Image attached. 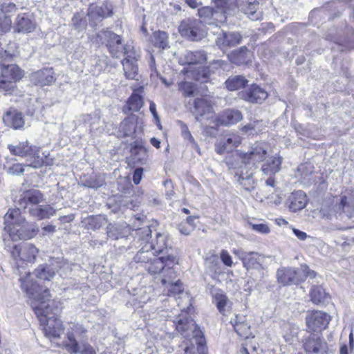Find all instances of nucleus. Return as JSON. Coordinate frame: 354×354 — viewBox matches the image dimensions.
Here are the masks:
<instances>
[{
  "mask_svg": "<svg viewBox=\"0 0 354 354\" xmlns=\"http://www.w3.org/2000/svg\"><path fill=\"white\" fill-rule=\"evenodd\" d=\"M151 233V229L147 225L136 230L135 239L140 243L141 248L133 257L134 261L140 263L151 275L160 274L165 269L170 274V278L174 277L176 275L173 266L178 263L176 255L158 257L151 249H147L148 239Z\"/></svg>",
  "mask_w": 354,
  "mask_h": 354,
  "instance_id": "obj_1",
  "label": "nucleus"
},
{
  "mask_svg": "<svg viewBox=\"0 0 354 354\" xmlns=\"http://www.w3.org/2000/svg\"><path fill=\"white\" fill-rule=\"evenodd\" d=\"M4 241L8 238L16 241L19 239H30L34 237L39 229L35 223H29L21 215L19 208L9 209L4 216Z\"/></svg>",
  "mask_w": 354,
  "mask_h": 354,
  "instance_id": "obj_2",
  "label": "nucleus"
},
{
  "mask_svg": "<svg viewBox=\"0 0 354 354\" xmlns=\"http://www.w3.org/2000/svg\"><path fill=\"white\" fill-rule=\"evenodd\" d=\"M174 323L176 330L187 339H191V344L196 345L198 354H207V347L203 332L196 324V322L189 314V311H181L175 317Z\"/></svg>",
  "mask_w": 354,
  "mask_h": 354,
  "instance_id": "obj_3",
  "label": "nucleus"
},
{
  "mask_svg": "<svg viewBox=\"0 0 354 354\" xmlns=\"http://www.w3.org/2000/svg\"><path fill=\"white\" fill-rule=\"evenodd\" d=\"M215 8L205 6L199 8L198 14L202 24L218 26L219 24L225 22L227 16L236 11V0H214Z\"/></svg>",
  "mask_w": 354,
  "mask_h": 354,
  "instance_id": "obj_4",
  "label": "nucleus"
},
{
  "mask_svg": "<svg viewBox=\"0 0 354 354\" xmlns=\"http://www.w3.org/2000/svg\"><path fill=\"white\" fill-rule=\"evenodd\" d=\"M322 218L332 220L333 217L343 220L345 217L354 216V197L348 195H340L335 197L330 206H324L320 209Z\"/></svg>",
  "mask_w": 354,
  "mask_h": 354,
  "instance_id": "obj_5",
  "label": "nucleus"
},
{
  "mask_svg": "<svg viewBox=\"0 0 354 354\" xmlns=\"http://www.w3.org/2000/svg\"><path fill=\"white\" fill-rule=\"evenodd\" d=\"M276 276L279 283L292 286L304 281L307 277L314 279L317 273L306 264H302L299 268L281 267L277 270Z\"/></svg>",
  "mask_w": 354,
  "mask_h": 354,
  "instance_id": "obj_6",
  "label": "nucleus"
},
{
  "mask_svg": "<svg viewBox=\"0 0 354 354\" xmlns=\"http://www.w3.org/2000/svg\"><path fill=\"white\" fill-rule=\"evenodd\" d=\"M35 313L43 327L45 336L50 339L59 338L64 328L55 311H35Z\"/></svg>",
  "mask_w": 354,
  "mask_h": 354,
  "instance_id": "obj_7",
  "label": "nucleus"
},
{
  "mask_svg": "<svg viewBox=\"0 0 354 354\" xmlns=\"http://www.w3.org/2000/svg\"><path fill=\"white\" fill-rule=\"evenodd\" d=\"M19 281L21 289L32 301L42 304L50 299L49 289L35 281L30 273L28 272L24 277H21Z\"/></svg>",
  "mask_w": 354,
  "mask_h": 354,
  "instance_id": "obj_8",
  "label": "nucleus"
},
{
  "mask_svg": "<svg viewBox=\"0 0 354 354\" xmlns=\"http://www.w3.org/2000/svg\"><path fill=\"white\" fill-rule=\"evenodd\" d=\"M102 44H105L113 57H120L122 55L131 54L133 48L129 44L124 45L120 35L109 31H102L97 35Z\"/></svg>",
  "mask_w": 354,
  "mask_h": 354,
  "instance_id": "obj_9",
  "label": "nucleus"
},
{
  "mask_svg": "<svg viewBox=\"0 0 354 354\" xmlns=\"http://www.w3.org/2000/svg\"><path fill=\"white\" fill-rule=\"evenodd\" d=\"M8 147L14 156L28 157L27 165L29 167L39 168L44 164L43 158L39 156V148L30 146L27 141L19 142L17 145H9Z\"/></svg>",
  "mask_w": 354,
  "mask_h": 354,
  "instance_id": "obj_10",
  "label": "nucleus"
},
{
  "mask_svg": "<svg viewBox=\"0 0 354 354\" xmlns=\"http://www.w3.org/2000/svg\"><path fill=\"white\" fill-rule=\"evenodd\" d=\"M178 30L183 37L192 41L200 40L205 35L202 21L194 18L183 19L179 26Z\"/></svg>",
  "mask_w": 354,
  "mask_h": 354,
  "instance_id": "obj_11",
  "label": "nucleus"
},
{
  "mask_svg": "<svg viewBox=\"0 0 354 354\" xmlns=\"http://www.w3.org/2000/svg\"><path fill=\"white\" fill-rule=\"evenodd\" d=\"M12 57L0 48V66L1 68V75L0 78H3L8 80L17 81L19 80L23 76L21 70L15 64H6L11 60Z\"/></svg>",
  "mask_w": 354,
  "mask_h": 354,
  "instance_id": "obj_12",
  "label": "nucleus"
},
{
  "mask_svg": "<svg viewBox=\"0 0 354 354\" xmlns=\"http://www.w3.org/2000/svg\"><path fill=\"white\" fill-rule=\"evenodd\" d=\"M267 145L264 142H257L252 144L248 151L242 157V162L257 167V164L263 162L267 155Z\"/></svg>",
  "mask_w": 354,
  "mask_h": 354,
  "instance_id": "obj_13",
  "label": "nucleus"
},
{
  "mask_svg": "<svg viewBox=\"0 0 354 354\" xmlns=\"http://www.w3.org/2000/svg\"><path fill=\"white\" fill-rule=\"evenodd\" d=\"M233 253L242 261L247 270L263 269L264 255L255 252H245L241 249L234 250Z\"/></svg>",
  "mask_w": 354,
  "mask_h": 354,
  "instance_id": "obj_14",
  "label": "nucleus"
},
{
  "mask_svg": "<svg viewBox=\"0 0 354 354\" xmlns=\"http://www.w3.org/2000/svg\"><path fill=\"white\" fill-rule=\"evenodd\" d=\"M10 248V253L13 259L16 261L19 260L29 263H32L35 260L39 252L34 245L29 243L14 245Z\"/></svg>",
  "mask_w": 354,
  "mask_h": 354,
  "instance_id": "obj_15",
  "label": "nucleus"
},
{
  "mask_svg": "<svg viewBox=\"0 0 354 354\" xmlns=\"http://www.w3.org/2000/svg\"><path fill=\"white\" fill-rule=\"evenodd\" d=\"M151 235L149 236L147 243V249H151L158 256H165L168 254H175L171 247L168 246L167 235L164 233H156V239L150 241Z\"/></svg>",
  "mask_w": 354,
  "mask_h": 354,
  "instance_id": "obj_16",
  "label": "nucleus"
},
{
  "mask_svg": "<svg viewBox=\"0 0 354 354\" xmlns=\"http://www.w3.org/2000/svg\"><path fill=\"white\" fill-rule=\"evenodd\" d=\"M87 330L79 324H71L67 331V337L69 343L66 344V348L71 353H77L79 351L78 342L82 340L86 337Z\"/></svg>",
  "mask_w": 354,
  "mask_h": 354,
  "instance_id": "obj_17",
  "label": "nucleus"
},
{
  "mask_svg": "<svg viewBox=\"0 0 354 354\" xmlns=\"http://www.w3.org/2000/svg\"><path fill=\"white\" fill-rule=\"evenodd\" d=\"M330 320V316L324 311H312L306 317V325L309 331L320 332L325 329Z\"/></svg>",
  "mask_w": 354,
  "mask_h": 354,
  "instance_id": "obj_18",
  "label": "nucleus"
},
{
  "mask_svg": "<svg viewBox=\"0 0 354 354\" xmlns=\"http://www.w3.org/2000/svg\"><path fill=\"white\" fill-rule=\"evenodd\" d=\"M304 348L310 354H324L327 344L318 334L311 333L304 340Z\"/></svg>",
  "mask_w": 354,
  "mask_h": 354,
  "instance_id": "obj_19",
  "label": "nucleus"
},
{
  "mask_svg": "<svg viewBox=\"0 0 354 354\" xmlns=\"http://www.w3.org/2000/svg\"><path fill=\"white\" fill-rule=\"evenodd\" d=\"M241 40L242 37L239 32L222 30L216 37V44L221 50L225 51L239 44Z\"/></svg>",
  "mask_w": 354,
  "mask_h": 354,
  "instance_id": "obj_20",
  "label": "nucleus"
},
{
  "mask_svg": "<svg viewBox=\"0 0 354 354\" xmlns=\"http://www.w3.org/2000/svg\"><path fill=\"white\" fill-rule=\"evenodd\" d=\"M44 201L43 194L38 189H28L24 192L17 201V204L24 209L37 206Z\"/></svg>",
  "mask_w": 354,
  "mask_h": 354,
  "instance_id": "obj_21",
  "label": "nucleus"
},
{
  "mask_svg": "<svg viewBox=\"0 0 354 354\" xmlns=\"http://www.w3.org/2000/svg\"><path fill=\"white\" fill-rule=\"evenodd\" d=\"M14 30L19 33H29L36 28V23L32 15L28 13L19 14L15 21Z\"/></svg>",
  "mask_w": 354,
  "mask_h": 354,
  "instance_id": "obj_22",
  "label": "nucleus"
},
{
  "mask_svg": "<svg viewBox=\"0 0 354 354\" xmlns=\"http://www.w3.org/2000/svg\"><path fill=\"white\" fill-rule=\"evenodd\" d=\"M241 97L251 103L261 104L268 97L267 91L258 85L252 84L241 92Z\"/></svg>",
  "mask_w": 354,
  "mask_h": 354,
  "instance_id": "obj_23",
  "label": "nucleus"
},
{
  "mask_svg": "<svg viewBox=\"0 0 354 354\" xmlns=\"http://www.w3.org/2000/svg\"><path fill=\"white\" fill-rule=\"evenodd\" d=\"M139 57V54L134 51L131 54H127V56L122 60L123 70L127 79L138 80V73L136 62Z\"/></svg>",
  "mask_w": 354,
  "mask_h": 354,
  "instance_id": "obj_24",
  "label": "nucleus"
},
{
  "mask_svg": "<svg viewBox=\"0 0 354 354\" xmlns=\"http://www.w3.org/2000/svg\"><path fill=\"white\" fill-rule=\"evenodd\" d=\"M30 81L35 85L40 86H48L55 81L54 71L51 68H43L34 72L30 75Z\"/></svg>",
  "mask_w": 354,
  "mask_h": 354,
  "instance_id": "obj_25",
  "label": "nucleus"
},
{
  "mask_svg": "<svg viewBox=\"0 0 354 354\" xmlns=\"http://www.w3.org/2000/svg\"><path fill=\"white\" fill-rule=\"evenodd\" d=\"M130 151L134 162L140 165L147 164L149 156L147 149L143 146L142 140L136 139L131 143Z\"/></svg>",
  "mask_w": 354,
  "mask_h": 354,
  "instance_id": "obj_26",
  "label": "nucleus"
},
{
  "mask_svg": "<svg viewBox=\"0 0 354 354\" xmlns=\"http://www.w3.org/2000/svg\"><path fill=\"white\" fill-rule=\"evenodd\" d=\"M3 121L6 126L14 129H21L25 124L22 113L14 109H10L5 113Z\"/></svg>",
  "mask_w": 354,
  "mask_h": 354,
  "instance_id": "obj_27",
  "label": "nucleus"
},
{
  "mask_svg": "<svg viewBox=\"0 0 354 354\" xmlns=\"http://www.w3.org/2000/svg\"><path fill=\"white\" fill-rule=\"evenodd\" d=\"M241 142V138L236 133L227 135L216 145V151L222 154L225 151L229 152L236 147Z\"/></svg>",
  "mask_w": 354,
  "mask_h": 354,
  "instance_id": "obj_28",
  "label": "nucleus"
},
{
  "mask_svg": "<svg viewBox=\"0 0 354 354\" xmlns=\"http://www.w3.org/2000/svg\"><path fill=\"white\" fill-rule=\"evenodd\" d=\"M207 59V55L203 50L189 51L187 50L180 62L182 65H193L203 64Z\"/></svg>",
  "mask_w": 354,
  "mask_h": 354,
  "instance_id": "obj_29",
  "label": "nucleus"
},
{
  "mask_svg": "<svg viewBox=\"0 0 354 354\" xmlns=\"http://www.w3.org/2000/svg\"><path fill=\"white\" fill-rule=\"evenodd\" d=\"M243 119L241 112L237 109H225L220 115L218 122L222 125H232L236 124Z\"/></svg>",
  "mask_w": 354,
  "mask_h": 354,
  "instance_id": "obj_30",
  "label": "nucleus"
},
{
  "mask_svg": "<svg viewBox=\"0 0 354 354\" xmlns=\"http://www.w3.org/2000/svg\"><path fill=\"white\" fill-rule=\"evenodd\" d=\"M28 212L30 216L38 220L49 218L54 216L56 210L50 205H39L30 207Z\"/></svg>",
  "mask_w": 354,
  "mask_h": 354,
  "instance_id": "obj_31",
  "label": "nucleus"
},
{
  "mask_svg": "<svg viewBox=\"0 0 354 354\" xmlns=\"http://www.w3.org/2000/svg\"><path fill=\"white\" fill-rule=\"evenodd\" d=\"M212 106L206 99L197 98L194 102V113L196 115V120L198 122L203 121V118L206 114H210Z\"/></svg>",
  "mask_w": 354,
  "mask_h": 354,
  "instance_id": "obj_32",
  "label": "nucleus"
},
{
  "mask_svg": "<svg viewBox=\"0 0 354 354\" xmlns=\"http://www.w3.org/2000/svg\"><path fill=\"white\" fill-rule=\"evenodd\" d=\"M251 53L245 46H241L228 55L230 62L236 65L248 64L251 60Z\"/></svg>",
  "mask_w": 354,
  "mask_h": 354,
  "instance_id": "obj_33",
  "label": "nucleus"
},
{
  "mask_svg": "<svg viewBox=\"0 0 354 354\" xmlns=\"http://www.w3.org/2000/svg\"><path fill=\"white\" fill-rule=\"evenodd\" d=\"M106 230L108 237L113 240L127 237L130 233V229L124 225L110 223L108 225Z\"/></svg>",
  "mask_w": 354,
  "mask_h": 354,
  "instance_id": "obj_34",
  "label": "nucleus"
},
{
  "mask_svg": "<svg viewBox=\"0 0 354 354\" xmlns=\"http://www.w3.org/2000/svg\"><path fill=\"white\" fill-rule=\"evenodd\" d=\"M289 208L292 212L304 209L307 203L306 194L303 191H297L292 194L289 198Z\"/></svg>",
  "mask_w": 354,
  "mask_h": 354,
  "instance_id": "obj_35",
  "label": "nucleus"
},
{
  "mask_svg": "<svg viewBox=\"0 0 354 354\" xmlns=\"http://www.w3.org/2000/svg\"><path fill=\"white\" fill-rule=\"evenodd\" d=\"M282 158L278 156H274L268 159L262 165L261 171L266 175L272 176L279 171Z\"/></svg>",
  "mask_w": 354,
  "mask_h": 354,
  "instance_id": "obj_36",
  "label": "nucleus"
},
{
  "mask_svg": "<svg viewBox=\"0 0 354 354\" xmlns=\"http://www.w3.org/2000/svg\"><path fill=\"white\" fill-rule=\"evenodd\" d=\"M162 278L161 279V282L163 285H165L167 283H170V288L169 289V292H170L169 296L171 295H173L175 296L176 295L180 294L183 292L184 288L183 286V283L178 280L175 283H172V279H175L176 276L174 277L170 278V274L168 273V272L163 270L162 272ZM175 275H176V272L174 271Z\"/></svg>",
  "mask_w": 354,
  "mask_h": 354,
  "instance_id": "obj_37",
  "label": "nucleus"
},
{
  "mask_svg": "<svg viewBox=\"0 0 354 354\" xmlns=\"http://www.w3.org/2000/svg\"><path fill=\"white\" fill-rule=\"evenodd\" d=\"M136 124L130 118H125L120 124L118 134L119 137H131L135 138Z\"/></svg>",
  "mask_w": 354,
  "mask_h": 354,
  "instance_id": "obj_38",
  "label": "nucleus"
},
{
  "mask_svg": "<svg viewBox=\"0 0 354 354\" xmlns=\"http://www.w3.org/2000/svg\"><path fill=\"white\" fill-rule=\"evenodd\" d=\"M143 91L142 86L133 91L127 101V106L129 111H138L143 105L142 97L140 95Z\"/></svg>",
  "mask_w": 354,
  "mask_h": 354,
  "instance_id": "obj_39",
  "label": "nucleus"
},
{
  "mask_svg": "<svg viewBox=\"0 0 354 354\" xmlns=\"http://www.w3.org/2000/svg\"><path fill=\"white\" fill-rule=\"evenodd\" d=\"M259 8V2L253 1L245 2L242 8L243 12L252 21H257L261 19V14L257 12Z\"/></svg>",
  "mask_w": 354,
  "mask_h": 354,
  "instance_id": "obj_40",
  "label": "nucleus"
},
{
  "mask_svg": "<svg viewBox=\"0 0 354 354\" xmlns=\"http://www.w3.org/2000/svg\"><path fill=\"white\" fill-rule=\"evenodd\" d=\"M56 272V270L51 266L44 264L39 266L35 270V274L40 280L50 281L55 277Z\"/></svg>",
  "mask_w": 354,
  "mask_h": 354,
  "instance_id": "obj_41",
  "label": "nucleus"
},
{
  "mask_svg": "<svg viewBox=\"0 0 354 354\" xmlns=\"http://www.w3.org/2000/svg\"><path fill=\"white\" fill-rule=\"evenodd\" d=\"M247 83L248 80L244 76L234 75L225 81V86L229 91H236L243 88Z\"/></svg>",
  "mask_w": 354,
  "mask_h": 354,
  "instance_id": "obj_42",
  "label": "nucleus"
},
{
  "mask_svg": "<svg viewBox=\"0 0 354 354\" xmlns=\"http://www.w3.org/2000/svg\"><path fill=\"white\" fill-rule=\"evenodd\" d=\"M151 43L156 48H169L168 35L164 31H156L153 33Z\"/></svg>",
  "mask_w": 354,
  "mask_h": 354,
  "instance_id": "obj_43",
  "label": "nucleus"
},
{
  "mask_svg": "<svg viewBox=\"0 0 354 354\" xmlns=\"http://www.w3.org/2000/svg\"><path fill=\"white\" fill-rule=\"evenodd\" d=\"M257 168V167H252V165L243 162V165H241L235 173L234 178L236 180L253 177L254 170Z\"/></svg>",
  "mask_w": 354,
  "mask_h": 354,
  "instance_id": "obj_44",
  "label": "nucleus"
},
{
  "mask_svg": "<svg viewBox=\"0 0 354 354\" xmlns=\"http://www.w3.org/2000/svg\"><path fill=\"white\" fill-rule=\"evenodd\" d=\"M311 301L315 304L324 303L328 297L324 288L320 286H314L310 290Z\"/></svg>",
  "mask_w": 354,
  "mask_h": 354,
  "instance_id": "obj_45",
  "label": "nucleus"
},
{
  "mask_svg": "<svg viewBox=\"0 0 354 354\" xmlns=\"http://www.w3.org/2000/svg\"><path fill=\"white\" fill-rule=\"evenodd\" d=\"M88 15L93 19H98L111 16V12L106 7L103 8L91 5L88 8Z\"/></svg>",
  "mask_w": 354,
  "mask_h": 354,
  "instance_id": "obj_46",
  "label": "nucleus"
},
{
  "mask_svg": "<svg viewBox=\"0 0 354 354\" xmlns=\"http://www.w3.org/2000/svg\"><path fill=\"white\" fill-rule=\"evenodd\" d=\"M181 133L183 138L187 140L190 145V146L194 148L197 152L200 153V149L198 145L195 142L193 136H192L190 131H189L188 127L183 122L179 121Z\"/></svg>",
  "mask_w": 354,
  "mask_h": 354,
  "instance_id": "obj_47",
  "label": "nucleus"
},
{
  "mask_svg": "<svg viewBox=\"0 0 354 354\" xmlns=\"http://www.w3.org/2000/svg\"><path fill=\"white\" fill-rule=\"evenodd\" d=\"M106 221V219L100 216H91L87 218L86 225L88 229L93 230L100 228Z\"/></svg>",
  "mask_w": 354,
  "mask_h": 354,
  "instance_id": "obj_48",
  "label": "nucleus"
},
{
  "mask_svg": "<svg viewBox=\"0 0 354 354\" xmlns=\"http://www.w3.org/2000/svg\"><path fill=\"white\" fill-rule=\"evenodd\" d=\"M213 302L216 304L218 310L224 308L227 302V297L222 291H216L213 296Z\"/></svg>",
  "mask_w": 354,
  "mask_h": 354,
  "instance_id": "obj_49",
  "label": "nucleus"
},
{
  "mask_svg": "<svg viewBox=\"0 0 354 354\" xmlns=\"http://www.w3.org/2000/svg\"><path fill=\"white\" fill-rule=\"evenodd\" d=\"M17 10L16 6L13 3L10 2H2L0 0V11L5 15V16L9 17L12 13H14Z\"/></svg>",
  "mask_w": 354,
  "mask_h": 354,
  "instance_id": "obj_50",
  "label": "nucleus"
},
{
  "mask_svg": "<svg viewBox=\"0 0 354 354\" xmlns=\"http://www.w3.org/2000/svg\"><path fill=\"white\" fill-rule=\"evenodd\" d=\"M17 81L5 80L0 78V91H5L10 93L15 88V82Z\"/></svg>",
  "mask_w": 354,
  "mask_h": 354,
  "instance_id": "obj_51",
  "label": "nucleus"
},
{
  "mask_svg": "<svg viewBox=\"0 0 354 354\" xmlns=\"http://www.w3.org/2000/svg\"><path fill=\"white\" fill-rule=\"evenodd\" d=\"M180 90L183 92V95L190 97L194 95L195 86L192 82H184L180 84Z\"/></svg>",
  "mask_w": 354,
  "mask_h": 354,
  "instance_id": "obj_52",
  "label": "nucleus"
},
{
  "mask_svg": "<svg viewBox=\"0 0 354 354\" xmlns=\"http://www.w3.org/2000/svg\"><path fill=\"white\" fill-rule=\"evenodd\" d=\"M231 323L234 326L235 330L239 334L241 328L248 327V325L245 324V317H239L238 315H235L234 319H232Z\"/></svg>",
  "mask_w": 354,
  "mask_h": 354,
  "instance_id": "obj_53",
  "label": "nucleus"
},
{
  "mask_svg": "<svg viewBox=\"0 0 354 354\" xmlns=\"http://www.w3.org/2000/svg\"><path fill=\"white\" fill-rule=\"evenodd\" d=\"M12 21L8 16L0 17V34L8 32L10 30Z\"/></svg>",
  "mask_w": 354,
  "mask_h": 354,
  "instance_id": "obj_54",
  "label": "nucleus"
},
{
  "mask_svg": "<svg viewBox=\"0 0 354 354\" xmlns=\"http://www.w3.org/2000/svg\"><path fill=\"white\" fill-rule=\"evenodd\" d=\"M245 190L252 191L256 186V181L253 177L236 180Z\"/></svg>",
  "mask_w": 354,
  "mask_h": 354,
  "instance_id": "obj_55",
  "label": "nucleus"
},
{
  "mask_svg": "<svg viewBox=\"0 0 354 354\" xmlns=\"http://www.w3.org/2000/svg\"><path fill=\"white\" fill-rule=\"evenodd\" d=\"M193 77L198 82H207L209 80L208 72L203 68H199L198 73L194 75Z\"/></svg>",
  "mask_w": 354,
  "mask_h": 354,
  "instance_id": "obj_56",
  "label": "nucleus"
},
{
  "mask_svg": "<svg viewBox=\"0 0 354 354\" xmlns=\"http://www.w3.org/2000/svg\"><path fill=\"white\" fill-rule=\"evenodd\" d=\"M249 225L257 232L261 234H268L270 232V228L266 223L254 224L250 223Z\"/></svg>",
  "mask_w": 354,
  "mask_h": 354,
  "instance_id": "obj_57",
  "label": "nucleus"
},
{
  "mask_svg": "<svg viewBox=\"0 0 354 354\" xmlns=\"http://www.w3.org/2000/svg\"><path fill=\"white\" fill-rule=\"evenodd\" d=\"M206 263L211 271L214 272V273L220 272L219 262L216 257L209 259Z\"/></svg>",
  "mask_w": 354,
  "mask_h": 354,
  "instance_id": "obj_58",
  "label": "nucleus"
},
{
  "mask_svg": "<svg viewBox=\"0 0 354 354\" xmlns=\"http://www.w3.org/2000/svg\"><path fill=\"white\" fill-rule=\"evenodd\" d=\"M24 169L22 165L16 163L10 167L8 169V173L12 175H21L24 173Z\"/></svg>",
  "mask_w": 354,
  "mask_h": 354,
  "instance_id": "obj_59",
  "label": "nucleus"
},
{
  "mask_svg": "<svg viewBox=\"0 0 354 354\" xmlns=\"http://www.w3.org/2000/svg\"><path fill=\"white\" fill-rule=\"evenodd\" d=\"M220 257L222 262L228 267H232L233 265V261L232 259V257L230 255L229 252L226 250H223L221 252Z\"/></svg>",
  "mask_w": 354,
  "mask_h": 354,
  "instance_id": "obj_60",
  "label": "nucleus"
},
{
  "mask_svg": "<svg viewBox=\"0 0 354 354\" xmlns=\"http://www.w3.org/2000/svg\"><path fill=\"white\" fill-rule=\"evenodd\" d=\"M143 169L140 167L134 171L133 175V181L136 185H138L142 179Z\"/></svg>",
  "mask_w": 354,
  "mask_h": 354,
  "instance_id": "obj_61",
  "label": "nucleus"
},
{
  "mask_svg": "<svg viewBox=\"0 0 354 354\" xmlns=\"http://www.w3.org/2000/svg\"><path fill=\"white\" fill-rule=\"evenodd\" d=\"M149 110H150V112L151 113V114L153 115L154 119L156 120V124L158 126H160V118H159V116H158L157 111H156V104L153 101L150 102Z\"/></svg>",
  "mask_w": 354,
  "mask_h": 354,
  "instance_id": "obj_62",
  "label": "nucleus"
},
{
  "mask_svg": "<svg viewBox=\"0 0 354 354\" xmlns=\"http://www.w3.org/2000/svg\"><path fill=\"white\" fill-rule=\"evenodd\" d=\"M292 232L301 241H304L307 239V237H308L306 232L301 231L298 229L294 228L292 230Z\"/></svg>",
  "mask_w": 354,
  "mask_h": 354,
  "instance_id": "obj_63",
  "label": "nucleus"
},
{
  "mask_svg": "<svg viewBox=\"0 0 354 354\" xmlns=\"http://www.w3.org/2000/svg\"><path fill=\"white\" fill-rule=\"evenodd\" d=\"M178 230L181 234L188 235L193 229L191 227H187L185 223H180L178 226Z\"/></svg>",
  "mask_w": 354,
  "mask_h": 354,
  "instance_id": "obj_64",
  "label": "nucleus"
}]
</instances>
